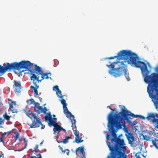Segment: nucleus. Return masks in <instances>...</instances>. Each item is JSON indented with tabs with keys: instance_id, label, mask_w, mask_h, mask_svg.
Here are the masks:
<instances>
[{
	"instance_id": "obj_1",
	"label": "nucleus",
	"mask_w": 158,
	"mask_h": 158,
	"mask_svg": "<svg viewBox=\"0 0 158 158\" xmlns=\"http://www.w3.org/2000/svg\"><path fill=\"white\" fill-rule=\"evenodd\" d=\"M115 58L124 60L125 63L140 69L144 77V82L148 84L147 92L149 97L152 99L156 109L158 111V65L155 68V73L148 75L150 71L148 70L146 64L138 61L137 55L131 51L122 50L117 56L108 59H113Z\"/></svg>"
},
{
	"instance_id": "obj_2",
	"label": "nucleus",
	"mask_w": 158,
	"mask_h": 158,
	"mask_svg": "<svg viewBox=\"0 0 158 158\" xmlns=\"http://www.w3.org/2000/svg\"><path fill=\"white\" fill-rule=\"evenodd\" d=\"M122 107V110L119 113L113 115L112 112H111L109 115L108 127L113 138L111 139V143L107 141L106 143L110 152L124 155L123 152L126 151V148L124 146V140L123 139L118 138L116 133L118 129L125 126V123L123 122V119L129 122L130 116L132 118H139L140 115L131 113L124 106Z\"/></svg>"
},
{
	"instance_id": "obj_3",
	"label": "nucleus",
	"mask_w": 158,
	"mask_h": 158,
	"mask_svg": "<svg viewBox=\"0 0 158 158\" xmlns=\"http://www.w3.org/2000/svg\"><path fill=\"white\" fill-rule=\"evenodd\" d=\"M14 70H19L22 69H25L29 71L31 74L34 73H35L38 75H41L42 79L40 80V82L44 78L48 79V74L44 73L40 67L35 64H34L29 61H22L19 63L17 62H14Z\"/></svg>"
},
{
	"instance_id": "obj_4",
	"label": "nucleus",
	"mask_w": 158,
	"mask_h": 158,
	"mask_svg": "<svg viewBox=\"0 0 158 158\" xmlns=\"http://www.w3.org/2000/svg\"><path fill=\"white\" fill-rule=\"evenodd\" d=\"M124 61H118L110 64L109 65L106 64V66L109 68L112 69L110 70L109 73L115 77H118L122 75V70L123 67L127 65L125 64Z\"/></svg>"
},
{
	"instance_id": "obj_5",
	"label": "nucleus",
	"mask_w": 158,
	"mask_h": 158,
	"mask_svg": "<svg viewBox=\"0 0 158 158\" xmlns=\"http://www.w3.org/2000/svg\"><path fill=\"white\" fill-rule=\"evenodd\" d=\"M25 112L27 115L32 120V123L31 125H30L31 128H36L40 127V124H41V121L39 116L33 113L30 110H29L28 111H25Z\"/></svg>"
},
{
	"instance_id": "obj_6",
	"label": "nucleus",
	"mask_w": 158,
	"mask_h": 158,
	"mask_svg": "<svg viewBox=\"0 0 158 158\" xmlns=\"http://www.w3.org/2000/svg\"><path fill=\"white\" fill-rule=\"evenodd\" d=\"M39 77V76L38 75H36L34 73L31 74V80L33 81V83L35 86L32 85L31 86V88L34 90V96L35 97H36L39 95L37 89L39 88V86L37 85V83L40 82Z\"/></svg>"
},
{
	"instance_id": "obj_7",
	"label": "nucleus",
	"mask_w": 158,
	"mask_h": 158,
	"mask_svg": "<svg viewBox=\"0 0 158 158\" xmlns=\"http://www.w3.org/2000/svg\"><path fill=\"white\" fill-rule=\"evenodd\" d=\"M71 120L72 129L73 130L74 134L76 136L74 141L77 143H79L83 142L84 140L81 139V138H80L79 137V132L76 130V127L75 125L76 123V120H74V123H73V121L71 119Z\"/></svg>"
},
{
	"instance_id": "obj_8",
	"label": "nucleus",
	"mask_w": 158,
	"mask_h": 158,
	"mask_svg": "<svg viewBox=\"0 0 158 158\" xmlns=\"http://www.w3.org/2000/svg\"><path fill=\"white\" fill-rule=\"evenodd\" d=\"M14 63L11 64L8 63H4L3 66L0 65V73L4 74L8 70L14 69Z\"/></svg>"
},
{
	"instance_id": "obj_9",
	"label": "nucleus",
	"mask_w": 158,
	"mask_h": 158,
	"mask_svg": "<svg viewBox=\"0 0 158 158\" xmlns=\"http://www.w3.org/2000/svg\"><path fill=\"white\" fill-rule=\"evenodd\" d=\"M29 101H31L30 104L34 103V111L37 113L40 114L42 113V107L40 106V104L37 102H35L33 99H30Z\"/></svg>"
},
{
	"instance_id": "obj_10",
	"label": "nucleus",
	"mask_w": 158,
	"mask_h": 158,
	"mask_svg": "<svg viewBox=\"0 0 158 158\" xmlns=\"http://www.w3.org/2000/svg\"><path fill=\"white\" fill-rule=\"evenodd\" d=\"M158 118V114H154L152 113H148V116L146 118L148 121H150L152 123L153 122V120L154 119H156Z\"/></svg>"
},
{
	"instance_id": "obj_11",
	"label": "nucleus",
	"mask_w": 158,
	"mask_h": 158,
	"mask_svg": "<svg viewBox=\"0 0 158 158\" xmlns=\"http://www.w3.org/2000/svg\"><path fill=\"white\" fill-rule=\"evenodd\" d=\"M106 158H126V156L110 152Z\"/></svg>"
},
{
	"instance_id": "obj_12",
	"label": "nucleus",
	"mask_w": 158,
	"mask_h": 158,
	"mask_svg": "<svg viewBox=\"0 0 158 158\" xmlns=\"http://www.w3.org/2000/svg\"><path fill=\"white\" fill-rule=\"evenodd\" d=\"M21 85L20 83H19L15 81H14V87L15 88V93L20 94L21 92Z\"/></svg>"
},
{
	"instance_id": "obj_13",
	"label": "nucleus",
	"mask_w": 158,
	"mask_h": 158,
	"mask_svg": "<svg viewBox=\"0 0 158 158\" xmlns=\"http://www.w3.org/2000/svg\"><path fill=\"white\" fill-rule=\"evenodd\" d=\"M126 135L128 141L129 143L132 145L133 144V141L135 140V138L132 134L131 133H127L126 134Z\"/></svg>"
},
{
	"instance_id": "obj_14",
	"label": "nucleus",
	"mask_w": 158,
	"mask_h": 158,
	"mask_svg": "<svg viewBox=\"0 0 158 158\" xmlns=\"http://www.w3.org/2000/svg\"><path fill=\"white\" fill-rule=\"evenodd\" d=\"M80 151L82 156H81L80 158H86L85 157V153L84 150V146L79 147L77 148L76 150V153L77 155L78 151Z\"/></svg>"
},
{
	"instance_id": "obj_15",
	"label": "nucleus",
	"mask_w": 158,
	"mask_h": 158,
	"mask_svg": "<svg viewBox=\"0 0 158 158\" xmlns=\"http://www.w3.org/2000/svg\"><path fill=\"white\" fill-rule=\"evenodd\" d=\"M63 110L64 113L65 114L67 117L68 118H73V121H74V120L75 119L74 117V115L72 114L68 110L67 107L64 109ZM73 123H74V122L73 123Z\"/></svg>"
},
{
	"instance_id": "obj_16",
	"label": "nucleus",
	"mask_w": 158,
	"mask_h": 158,
	"mask_svg": "<svg viewBox=\"0 0 158 158\" xmlns=\"http://www.w3.org/2000/svg\"><path fill=\"white\" fill-rule=\"evenodd\" d=\"M122 74L123 73H124V74L125 78L127 79L128 81L130 80V79L129 76V73L127 69V66L125 67H123V69L122 70Z\"/></svg>"
},
{
	"instance_id": "obj_17",
	"label": "nucleus",
	"mask_w": 158,
	"mask_h": 158,
	"mask_svg": "<svg viewBox=\"0 0 158 158\" xmlns=\"http://www.w3.org/2000/svg\"><path fill=\"white\" fill-rule=\"evenodd\" d=\"M152 141L153 145L158 150V137L155 136V138L153 137Z\"/></svg>"
},
{
	"instance_id": "obj_18",
	"label": "nucleus",
	"mask_w": 158,
	"mask_h": 158,
	"mask_svg": "<svg viewBox=\"0 0 158 158\" xmlns=\"http://www.w3.org/2000/svg\"><path fill=\"white\" fill-rule=\"evenodd\" d=\"M61 127L57 123L54 127L53 129V131L54 132H59L61 131Z\"/></svg>"
},
{
	"instance_id": "obj_19",
	"label": "nucleus",
	"mask_w": 158,
	"mask_h": 158,
	"mask_svg": "<svg viewBox=\"0 0 158 158\" xmlns=\"http://www.w3.org/2000/svg\"><path fill=\"white\" fill-rule=\"evenodd\" d=\"M72 137L70 136H66L65 138L62 141H61L60 142H58L59 143H63L64 144H66L69 142V139H72Z\"/></svg>"
},
{
	"instance_id": "obj_20",
	"label": "nucleus",
	"mask_w": 158,
	"mask_h": 158,
	"mask_svg": "<svg viewBox=\"0 0 158 158\" xmlns=\"http://www.w3.org/2000/svg\"><path fill=\"white\" fill-rule=\"evenodd\" d=\"M152 135L147 136L146 135H143V139L147 141H149L151 139H152L153 138V137L152 136Z\"/></svg>"
},
{
	"instance_id": "obj_21",
	"label": "nucleus",
	"mask_w": 158,
	"mask_h": 158,
	"mask_svg": "<svg viewBox=\"0 0 158 158\" xmlns=\"http://www.w3.org/2000/svg\"><path fill=\"white\" fill-rule=\"evenodd\" d=\"M53 118H52L48 122V124L51 126L54 127L55 125L57 124V123L53 120Z\"/></svg>"
},
{
	"instance_id": "obj_22",
	"label": "nucleus",
	"mask_w": 158,
	"mask_h": 158,
	"mask_svg": "<svg viewBox=\"0 0 158 158\" xmlns=\"http://www.w3.org/2000/svg\"><path fill=\"white\" fill-rule=\"evenodd\" d=\"M61 103L63 105V109L67 108V104L65 99H63L60 100Z\"/></svg>"
},
{
	"instance_id": "obj_23",
	"label": "nucleus",
	"mask_w": 158,
	"mask_h": 158,
	"mask_svg": "<svg viewBox=\"0 0 158 158\" xmlns=\"http://www.w3.org/2000/svg\"><path fill=\"white\" fill-rule=\"evenodd\" d=\"M3 117L4 119L6 120L7 121L10 120L11 116H9L7 115V113H5L3 114Z\"/></svg>"
},
{
	"instance_id": "obj_24",
	"label": "nucleus",
	"mask_w": 158,
	"mask_h": 158,
	"mask_svg": "<svg viewBox=\"0 0 158 158\" xmlns=\"http://www.w3.org/2000/svg\"><path fill=\"white\" fill-rule=\"evenodd\" d=\"M56 94L57 96V97L60 98H62L63 97V96L61 94V91L60 90V89L59 90H58L56 91Z\"/></svg>"
},
{
	"instance_id": "obj_25",
	"label": "nucleus",
	"mask_w": 158,
	"mask_h": 158,
	"mask_svg": "<svg viewBox=\"0 0 158 158\" xmlns=\"http://www.w3.org/2000/svg\"><path fill=\"white\" fill-rule=\"evenodd\" d=\"M38 145H36L35 147L34 148V150L32 151L31 152H33V153H34L35 152V153H37L38 152H40V151L39 149H38Z\"/></svg>"
},
{
	"instance_id": "obj_26",
	"label": "nucleus",
	"mask_w": 158,
	"mask_h": 158,
	"mask_svg": "<svg viewBox=\"0 0 158 158\" xmlns=\"http://www.w3.org/2000/svg\"><path fill=\"white\" fill-rule=\"evenodd\" d=\"M52 118V116L50 115H47L45 117V120L46 121H48L49 122Z\"/></svg>"
},
{
	"instance_id": "obj_27",
	"label": "nucleus",
	"mask_w": 158,
	"mask_h": 158,
	"mask_svg": "<svg viewBox=\"0 0 158 158\" xmlns=\"http://www.w3.org/2000/svg\"><path fill=\"white\" fill-rule=\"evenodd\" d=\"M19 139V140H24V142L25 144V147H26L27 144V142H28V140L27 139H26L25 138H23V139Z\"/></svg>"
},
{
	"instance_id": "obj_28",
	"label": "nucleus",
	"mask_w": 158,
	"mask_h": 158,
	"mask_svg": "<svg viewBox=\"0 0 158 158\" xmlns=\"http://www.w3.org/2000/svg\"><path fill=\"white\" fill-rule=\"evenodd\" d=\"M152 122L156 123V127L158 129V118H156V119H154L153 120Z\"/></svg>"
},
{
	"instance_id": "obj_29",
	"label": "nucleus",
	"mask_w": 158,
	"mask_h": 158,
	"mask_svg": "<svg viewBox=\"0 0 158 158\" xmlns=\"http://www.w3.org/2000/svg\"><path fill=\"white\" fill-rule=\"evenodd\" d=\"M15 139H19V133L18 132H16L15 133Z\"/></svg>"
},
{
	"instance_id": "obj_30",
	"label": "nucleus",
	"mask_w": 158,
	"mask_h": 158,
	"mask_svg": "<svg viewBox=\"0 0 158 158\" xmlns=\"http://www.w3.org/2000/svg\"><path fill=\"white\" fill-rule=\"evenodd\" d=\"M59 87L58 85H56L54 86L53 87V90H55L56 91V92L58 90H59Z\"/></svg>"
},
{
	"instance_id": "obj_31",
	"label": "nucleus",
	"mask_w": 158,
	"mask_h": 158,
	"mask_svg": "<svg viewBox=\"0 0 158 158\" xmlns=\"http://www.w3.org/2000/svg\"><path fill=\"white\" fill-rule=\"evenodd\" d=\"M13 108H14V107H13V105H10V106L9 109L13 113H14L15 110H14Z\"/></svg>"
},
{
	"instance_id": "obj_32",
	"label": "nucleus",
	"mask_w": 158,
	"mask_h": 158,
	"mask_svg": "<svg viewBox=\"0 0 158 158\" xmlns=\"http://www.w3.org/2000/svg\"><path fill=\"white\" fill-rule=\"evenodd\" d=\"M108 108H109L110 110H112V112H110V113L108 114V117L109 115V114H110L111 112H112V115H114L115 114H113V112L115 110V109H112L111 108V107H110V106H108ZM107 119H108V117H107Z\"/></svg>"
},
{
	"instance_id": "obj_33",
	"label": "nucleus",
	"mask_w": 158,
	"mask_h": 158,
	"mask_svg": "<svg viewBox=\"0 0 158 158\" xmlns=\"http://www.w3.org/2000/svg\"><path fill=\"white\" fill-rule=\"evenodd\" d=\"M42 110L43 111L42 112V113H45L48 111V110L46 107H44V108H42Z\"/></svg>"
},
{
	"instance_id": "obj_34",
	"label": "nucleus",
	"mask_w": 158,
	"mask_h": 158,
	"mask_svg": "<svg viewBox=\"0 0 158 158\" xmlns=\"http://www.w3.org/2000/svg\"><path fill=\"white\" fill-rule=\"evenodd\" d=\"M58 147L59 148V149H60V150H61V151L63 153H65V151H64V150H63V148L61 147L60 146V145Z\"/></svg>"
},
{
	"instance_id": "obj_35",
	"label": "nucleus",
	"mask_w": 158,
	"mask_h": 158,
	"mask_svg": "<svg viewBox=\"0 0 158 158\" xmlns=\"http://www.w3.org/2000/svg\"><path fill=\"white\" fill-rule=\"evenodd\" d=\"M4 139V137L2 135L0 139V142H3Z\"/></svg>"
},
{
	"instance_id": "obj_36",
	"label": "nucleus",
	"mask_w": 158,
	"mask_h": 158,
	"mask_svg": "<svg viewBox=\"0 0 158 158\" xmlns=\"http://www.w3.org/2000/svg\"><path fill=\"white\" fill-rule=\"evenodd\" d=\"M110 137V135L108 134H107L106 135V139L107 140H109Z\"/></svg>"
},
{
	"instance_id": "obj_37",
	"label": "nucleus",
	"mask_w": 158,
	"mask_h": 158,
	"mask_svg": "<svg viewBox=\"0 0 158 158\" xmlns=\"http://www.w3.org/2000/svg\"><path fill=\"white\" fill-rule=\"evenodd\" d=\"M64 151H65V152L67 153V155H68L69 152V150L68 149H66L64 150Z\"/></svg>"
},
{
	"instance_id": "obj_38",
	"label": "nucleus",
	"mask_w": 158,
	"mask_h": 158,
	"mask_svg": "<svg viewBox=\"0 0 158 158\" xmlns=\"http://www.w3.org/2000/svg\"><path fill=\"white\" fill-rule=\"evenodd\" d=\"M37 158H42V156L40 154H36Z\"/></svg>"
},
{
	"instance_id": "obj_39",
	"label": "nucleus",
	"mask_w": 158,
	"mask_h": 158,
	"mask_svg": "<svg viewBox=\"0 0 158 158\" xmlns=\"http://www.w3.org/2000/svg\"><path fill=\"white\" fill-rule=\"evenodd\" d=\"M139 118L143 119H144L145 118V117L141 115H140Z\"/></svg>"
},
{
	"instance_id": "obj_40",
	"label": "nucleus",
	"mask_w": 158,
	"mask_h": 158,
	"mask_svg": "<svg viewBox=\"0 0 158 158\" xmlns=\"http://www.w3.org/2000/svg\"><path fill=\"white\" fill-rule=\"evenodd\" d=\"M40 125H41L42 126V127H41V129H43L45 127V126L44 125H43L42 124V123H41V124H40Z\"/></svg>"
},
{
	"instance_id": "obj_41",
	"label": "nucleus",
	"mask_w": 158,
	"mask_h": 158,
	"mask_svg": "<svg viewBox=\"0 0 158 158\" xmlns=\"http://www.w3.org/2000/svg\"><path fill=\"white\" fill-rule=\"evenodd\" d=\"M4 123L3 120H0V125L3 124Z\"/></svg>"
},
{
	"instance_id": "obj_42",
	"label": "nucleus",
	"mask_w": 158,
	"mask_h": 158,
	"mask_svg": "<svg viewBox=\"0 0 158 158\" xmlns=\"http://www.w3.org/2000/svg\"><path fill=\"white\" fill-rule=\"evenodd\" d=\"M7 134V133L6 132H5L4 133H3L2 135L4 137L5 136V135Z\"/></svg>"
},
{
	"instance_id": "obj_43",
	"label": "nucleus",
	"mask_w": 158,
	"mask_h": 158,
	"mask_svg": "<svg viewBox=\"0 0 158 158\" xmlns=\"http://www.w3.org/2000/svg\"><path fill=\"white\" fill-rule=\"evenodd\" d=\"M61 130H63L64 131H66V130L65 129H64V128H63L62 127H61Z\"/></svg>"
},
{
	"instance_id": "obj_44",
	"label": "nucleus",
	"mask_w": 158,
	"mask_h": 158,
	"mask_svg": "<svg viewBox=\"0 0 158 158\" xmlns=\"http://www.w3.org/2000/svg\"><path fill=\"white\" fill-rule=\"evenodd\" d=\"M39 99L40 100V102L42 101V98H41L40 97H39Z\"/></svg>"
},
{
	"instance_id": "obj_45",
	"label": "nucleus",
	"mask_w": 158,
	"mask_h": 158,
	"mask_svg": "<svg viewBox=\"0 0 158 158\" xmlns=\"http://www.w3.org/2000/svg\"><path fill=\"white\" fill-rule=\"evenodd\" d=\"M31 158H36V157L35 156H31Z\"/></svg>"
},
{
	"instance_id": "obj_46",
	"label": "nucleus",
	"mask_w": 158,
	"mask_h": 158,
	"mask_svg": "<svg viewBox=\"0 0 158 158\" xmlns=\"http://www.w3.org/2000/svg\"><path fill=\"white\" fill-rule=\"evenodd\" d=\"M11 131L7 132V134H8V135H9V134H10L11 133Z\"/></svg>"
},
{
	"instance_id": "obj_47",
	"label": "nucleus",
	"mask_w": 158,
	"mask_h": 158,
	"mask_svg": "<svg viewBox=\"0 0 158 158\" xmlns=\"http://www.w3.org/2000/svg\"><path fill=\"white\" fill-rule=\"evenodd\" d=\"M47 74H48H48H49L50 76H51V74L50 73H47Z\"/></svg>"
},
{
	"instance_id": "obj_48",
	"label": "nucleus",
	"mask_w": 158,
	"mask_h": 158,
	"mask_svg": "<svg viewBox=\"0 0 158 158\" xmlns=\"http://www.w3.org/2000/svg\"><path fill=\"white\" fill-rule=\"evenodd\" d=\"M3 74H2V73H0V76H2Z\"/></svg>"
},
{
	"instance_id": "obj_49",
	"label": "nucleus",
	"mask_w": 158,
	"mask_h": 158,
	"mask_svg": "<svg viewBox=\"0 0 158 158\" xmlns=\"http://www.w3.org/2000/svg\"><path fill=\"white\" fill-rule=\"evenodd\" d=\"M137 158H141L139 156L137 157Z\"/></svg>"
},
{
	"instance_id": "obj_50",
	"label": "nucleus",
	"mask_w": 158,
	"mask_h": 158,
	"mask_svg": "<svg viewBox=\"0 0 158 158\" xmlns=\"http://www.w3.org/2000/svg\"><path fill=\"white\" fill-rule=\"evenodd\" d=\"M2 157V155H0V158H1Z\"/></svg>"
},
{
	"instance_id": "obj_51",
	"label": "nucleus",
	"mask_w": 158,
	"mask_h": 158,
	"mask_svg": "<svg viewBox=\"0 0 158 158\" xmlns=\"http://www.w3.org/2000/svg\"><path fill=\"white\" fill-rule=\"evenodd\" d=\"M121 106V105H119V106L120 107V106Z\"/></svg>"
},
{
	"instance_id": "obj_52",
	"label": "nucleus",
	"mask_w": 158,
	"mask_h": 158,
	"mask_svg": "<svg viewBox=\"0 0 158 158\" xmlns=\"http://www.w3.org/2000/svg\"><path fill=\"white\" fill-rule=\"evenodd\" d=\"M155 134H154V135H153V136H155Z\"/></svg>"
}]
</instances>
